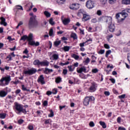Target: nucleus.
I'll list each match as a JSON object with an SVG mask.
<instances>
[{"instance_id": "nucleus-1", "label": "nucleus", "mask_w": 130, "mask_h": 130, "mask_svg": "<svg viewBox=\"0 0 130 130\" xmlns=\"http://www.w3.org/2000/svg\"><path fill=\"white\" fill-rule=\"evenodd\" d=\"M36 16L31 17L28 22V28L32 29L33 28H38L39 23L36 19Z\"/></svg>"}, {"instance_id": "nucleus-2", "label": "nucleus", "mask_w": 130, "mask_h": 130, "mask_svg": "<svg viewBox=\"0 0 130 130\" xmlns=\"http://www.w3.org/2000/svg\"><path fill=\"white\" fill-rule=\"evenodd\" d=\"M27 41H28V44L29 45H35L36 46H39L40 43L39 42L35 43V41H33V34H29L28 36H27Z\"/></svg>"}, {"instance_id": "nucleus-3", "label": "nucleus", "mask_w": 130, "mask_h": 130, "mask_svg": "<svg viewBox=\"0 0 130 130\" xmlns=\"http://www.w3.org/2000/svg\"><path fill=\"white\" fill-rule=\"evenodd\" d=\"M15 108L17 112V114H19V113H21V112H22V113H24V114H26L27 113V111H26V109H23V106L19 104H18V103H16L15 105Z\"/></svg>"}, {"instance_id": "nucleus-4", "label": "nucleus", "mask_w": 130, "mask_h": 130, "mask_svg": "<svg viewBox=\"0 0 130 130\" xmlns=\"http://www.w3.org/2000/svg\"><path fill=\"white\" fill-rule=\"evenodd\" d=\"M10 82H11V76H7L3 77L0 80V83L1 86H5V85H9L10 83Z\"/></svg>"}, {"instance_id": "nucleus-5", "label": "nucleus", "mask_w": 130, "mask_h": 130, "mask_svg": "<svg viewBox=\"0 0 130 130\" xmlns=\"http://www.w3.org/2000/svg\"><path fill=\"white\" fill-rule=\"evenodd\" d=\"M120 14L121 15L122 17H123V18H122L121 19V20H119V13H117L116 14V19H117V20L119 22H121V21H123L124 20V19H125V18H126V17H127V16H128V14H127V13L126 12H125V11H124V10L122 11V12H121L120 13Z\"/></svg>"}, {"instance_id": "nucleus-6", "label": "nucleus", "mask_w": 130, "mask_h": 130, "mask_svg": "<svg viewBox=\"0 0 130 130\" xmlns=\"http://www.w3.org/2000/svg\"><path fill=\"white\" fill-rule=\"evenodd\" d=\"M37 72V70L35 68H32L31 69H29L27 71H24L23 73L24 75H28L29 76H32V75H34Z\"/></svg>"}, {"instance_id": "nucleus-7", "label": "nucleus", "mask_w": 130, "mask_h": 130, "mask_svg": "<svg viewBox=\"0 0 130 130\" xmlns=\"http://www.w3.org/2000/svg\"><path fill=\"white\" fill-rule=\"evenodd\" d=\"M94 100H95V98L93 96H86L84 100L83 104L85 106H87V105H89L90 101H94Z\"/></svg>"}, {"instance_id": "nucleus-8", "label": "nucleus", "mask_w": 130, "mask_h": 130, "mask_svg": "<svg viewBox=\"0 0 130 130\" xmlns=\"http://www.w3.org/2000/svg\"><path fill=\"white\" fill-rule=\"evenodd\" d=\"M102 21L104 22L106 21V23L108 22H109V23H111V17L103 16L99 18L98 22H102Z\"/></svg>"}, {"instance_id": "nucleus-9", "label": "nucleus", "mask_w": 130, "mask_h": 130, "mask_svg": "<svg viewBox=\"0 0 130 130\" xmlns=\"http://www.w3.org/2000/svg\"><path fill=\"white\" fill-rule=\"evenodd\" d=\"M108 24V28L110 32H114L115 30V26H114V24L112 23V18L111 17V22H107Z\"/></svg>"}, {"instance_id": "nucleus-10", "label": "nucleus", "mask_w": 130, "mask_h": 130, "mask_svg": "<svg viewBox=\"0 0 130 130\" xmlns=\"http://www.w3.org/2000/svg\"><path fill=\"white\" fill-rule=\"evenodd\" d=\"M86 6L89 10L91 9H93V8H94V3L91 0H88L86 2Z\"/></svg>"}, {"instance_id": "nucleus-11", "label": "nucleus", "mask_w": 130, "mask_h": 130, "mask_svg": "<svg viewBox=\"0 0 130 130\" xmlns=\"http://www.w3.org/2000/svg\"><path fill=\"white\" fill-rule=\"evenodd\" d=\"M69 8L71 10H78L79 8H80V6L78 4H74L70 5Z\"/></svg>"}, {"instance_id": "nucleus-12", "label": "nucleus", "mask_w": 130, "mask_h": 130, "mask_svg": "<svg viewBox=\"0 0 130 130\" xmlns=\"http://www.w3.org/2000/svg\"><path fill=\"white\" fill-rule=\"evenodd\" d=\"M38 82L41 83L42 85H44V84H45V81H44V77H43V75L40 76L38 79Z\"/></svg>"}, {"instance_id": "nucleus-13", "label": "nucleus", "mask_w": 130, "mask_h": 130, "mask_svg": "<svg viewBox=\"0 0 130 130\" xmlns=\"http://www.w3.org/2000/svg\"><path fill=\"white\" fill-rule=\"evenodd\" d=\"M0 20H1V22H0L1 25H4L5 26L8 25V23L6 22V18H4V17H1Z\"/></svg>"}, {"instance_id": "nucleus-14", "label": "nucleus", "mask_w": 130, "mask_h": 130, "mask_svg": "<svg viewBox=\"0 0 130 130\" xmlns=\"http://www.w3.org/2000/svg\"><path fill=\"white\" fill-rule=\"evenodd\" d=\"M86 71H87V69H86L85 67H83L81 68L80 69L77 70V72L78 73V74H81L84 72V73H86Z\"/></svg>"}, {"instance_id": "nucleus-15", "label": "nucleus", "mask_w": 130, "mask_h": 130, "mask_svg": "<svg viewBox=\"0 0 130 130\" xmlns=\"http://www.w3.org/2000/svg\"><path fill=\"white\" fill-rule=\"evenodd\" d=\"M40 66H41V67H48L49 66V62L47 61L40 62Z\"/></svg>"}, {"instance_id": "nucleus-16", "label": "nucleus", "mask_w": 130, "mask_h": 130, "mask_svg": "<svg viewBox=\"0 0 130 130\" xmlns=\"http://www.w3.org/2000/svg\"><path fill=\"white\" fill-rule=\"evenodd\" d=\"M70 22H71V20L70 19V18H64L62 20V23L64 25H68V24H69Z\"/></svg>"}, {"instance_id": "nucleus-17", "label": "nucleus", "mask_w": 130, "mask_h": 130, "mask_svg": "<svg viewBox=\"0 0 130 130\" xmlns=\"http://www.w3.org/2000/svg\"><path fill=\"white\" fill-rule=\"evenodd\" d=\"M52 72H53L52 69H49L47 68H46L45 69L44 74H46V75H48V73H52Z\"/></svg>"}, {"instance_id": "nucleus-18", "label": "nucleus", "mask_w": 130, "mask_h": 130, "mask_svg": "<svg viewBox=\"0 0 130 130\" xmlns=\"http://www.w3.org/2000/svg\"><path fill=\"white\" fill-rule=\"evenodd\" d=\"M83 19L84 20V21H88V20H90V16L87 14H83Z\"/></svg>"}, {"instance_id": "nucleus-19", "label": "nucleus", "mask_w": 130, "mask_h": 130, "mask_svg": "<svg viewBox=\"0 0 130 130\" xmlns=\"http://www.w3.org/2000/svg\"><path fill=\"white\" fill-rule=\"evenodd\" d=\"M7 94H8V92L5 91H1L0 92V97H5L7 96Z\"/></svg>"}, {"instance_id": "nucleus-20", "label": "nucleus", "mask_w": 130, "mask_h": 130, "mask_svg": "<svg viewBox=\"0 0 130 130\" xmlns=\"http://www.w3.org/2000/svg\"><path fill=\"white\" fill-rule=\"evenodd\" d=\"M89 90L90 91H92V92H94L96 90V87H95V84H93L89 88Z\"/></svg>"}, {"instance_id": "nucleus-21", "label": "nucleus", "mask_w": 130, "mask_h": 130, "mask_svg": "<svg viewBox=\"0 0 130 130\" xmlns=\"http://www.w3.org/2000/svg\"><path fill=\"white\" fill-rule=\"evenodd\" d=\"M61 43V41H55L54 42V45L56 47H57V46H58V45H59V44H60Z\"/></svg>"}, {"instance_id": "nucleus-22", "label": "nucleus", "mask_w": 130, "mask_h": 130, "mask_svg": "<svg viewBox=\"0 0 130 130\" xmlns=\"http://www.w3.org/2000/svg\"><path fill=\"white\" fill-rule=\"evenodd\" d=\"M99 123L103 128H106V124L104 122L100 121Z\"/></svg>"}, {"instance_id": "nucleus-23", "label": "nucleus", "mask_w": 130, "mask_h": 130, "mask_svg": "<svg viewBox=\"0 0 130 130\" xmlns=\"http://www.w3.org/2000/svg\"><path fill=\"white\" fill-rule=\"evenodd\" d=\"M62 49L64 50V51H69L70 49H71V47L65 46L63 48H62Z\"/></svg>"}, {"instance_id": "nucleus-24", "label": "nucleus", "mask_w": 130, "mask_h": 130, "mask_svg": "<svg viewBox=\"0 0 130 130\" xmlns=\"http://www.w3.org/2000/svg\"><path fill=\"white\" fill-rule=\"evenodd\" d=\"M122 3L124 5H129L130 4V0H122Z\"/></svg>"}, {"instance_id": "nucleus-25", "label": "nucleus", "mask_w": 130, "mask_h": 130, "mask_svg": "<svg viewBox=\"0 0 130 130\" xmlns=\"http://www.w3.org/2000/svg\"><path fill=\"white\" fill-rule=\"evenodd\" d=\"M34 64L35 66H40V61H39V60H35L34 61Z\"/></svg>"}, {"instance_id": "nucleus-26", "label": "nucleus", "mask_w": 130, "mask_h": 130, "mask_svg": "<svg viewBox=\"0 0 130 130\" xmlns=\"http://www.w3.org/2000/svg\"><path fill=\"white\" fill-rule=\"evenodd\" d=\"M71 38H73V39L74 40L78 38L77 37V35L75 33L71 34Z\"/></svg>"}, {"instance_id": "nucleus-27", "label": "nucleus", "mask_w": 130, "mask_h": 130, "mask_svg": "<svg viewBox=\"0 0 130 130\" xmlns=\"http://www.w3.org/2000/svg\"><path fill=\"white\" fill-rule=\"evenodd\" d=\"M44 14L46 16V17H47V18H49L51 16L50 13L48 12V11H45Z\"/></svg>"}, {"instance_id": "nucleus-28", "label": "nucleus", "mask_w": 130, "mask_h": 130, "mask_svg": "<svg viewBox=\"0 0 130 130\" xmlns=\"http://www.w3.org/2000/svg\"><path fill=\"white\" fill-rule=\"evenodd\" d=\"M55 82L57 83V84H59V83H60L61 82V78L58 77L55 79Z\"/></svg>"}, {"instance_id": "nucleus-29", "label": "nucleus", "mask_w": 130, "mask_h": 130, "mask_svg": "<svg viewBox=\"0 0 130 130\" xmlns=\"http://www.w3.org/2000/svg\"><path fill=\"white\" fill-rule=\"evenodd\" d=\"M72 57H73V58H75V59L76 60H78L79 59V58L80 57V56H79V55H76V54H73L72 55Z\"/></svg>"}, {"instance_id": "nucleus-30", "label": "nucleus", "mask_w": 130, "mask_h": 130, "mask_svg": "<svg viewBox=\"0 0 130 130\" xmlns=\"http://www.w3.org/2000/svg\"><path fill=\"white\" fill-rule=\"evenodd\" d=\"M27 38L28 36L27 35H24L21 38L20 40H23V41H25L26 39L27 40Z\"/></svg>"}, {"instance_id": "nucleus-31", "label": "nucleus", "mask_w": 130, "mask_h": 130, "mask_svg": "<svg viewBox=\"0 0 130 130\" xmlns=\"http://www.w3.org/2000/svg\"><path fill=\"white\" fill-rule=\"evenodd\" d=\"M6 116H7V114L0 113V118H2V119L6 118Z\"/></svg>"}, {"instance_id": "nucleus-32", "label": "nucleus", "mask_w": 130, "mask_h": 130, "mask_svg": "<svg viewBox=\"0 0 130 130\" xmlns=\"http://www.w3.org/2000/svg\"><path fill=\"white\" fill-rule=\"evenodd\" d=\"M52 57H53L55 60H57V59H58V55L56 54H54L52 55Z\"/></svg>"}, {"instance_id": "nucleus-33", "label": "nucleus", "mask_w": 130, "mask_h": 130, "mask_svg": "<svg viewBox=\"0 0 130 130\" xmlns=\"http://www.w3.org/2000/svg\"><path fill=\"white\" fill-rule=\"evenodd\" d=\"M50 114H49V117H53L54 116V114L52 110H50Z\"/></svg>"}, {"instance_id": "nucleus-34", "label": "nucleus", "mask_w": 130, "mask_h": 130, "mask_svg": "<svg viewBox=\"0 0 130 130\" xmlns=\"http://www.w3.org/2000/svg\"><path fill=\"white\" fill-rule=\"evenodd\" d=\"M64 2H66V0H57V3L59 5H61V4H63V3H64Z\"/></svg>"}, {"instance_id": "nucleus-35", "label": "nucleus", "mask_w": 130, "mask_h": 130, "mask_svg": "<svg viewBox=\"0 0 130 130\" xmlns=\"http://www.w3.org/2000/svg\"><path fill=\"white\" fill-rule=\"evenodd\" d=\"M49 36H52L53 35V29L50 28L49 32Z\"/></svg>"}, {"instance_id": "nucleus-36", "label": "nucleus", "mask_w": 130, "mask_h": 130, "mask_svg": "<svg viewBox=\"0 0 130 130\" xmlns=\"http://www.w3.org/2000/svg\"><path fill=\"white\" fill-rule=\"evenodd\" d=\"M110 53H111V51L110 50L107 51L106 53V57H108V55H109Z\"/></svg>"}, {"instance_id": "nucleus-37", "label": "nucleus", "mask_w": 130, "mask_h": 130, "mask_svg": "<svg viewBox=\"0 0 130 130\" xmlns=\"http://www.w3.org/2000/svg\"><path fill=\"white\" fill-rule=\"evenodd\" d=\"M49 23L51 25H54L55 23L53 21V18H51L50 19Z\"/></svg>"}, {"instance_id": "nucleus-38", "label": "nucleus", "mask_w": 130, "mask_h": 130, "mask_svg": "<svg viewBox=\"0 0 130 130\" xmlns=\"http://www.w3.org/2000/svg\"><path fill=\"white\" fill-rule=\"evenodd\" d=\"M84 62H85L86 64H88L89 62H90V58L87 57L85 61H84Z\"/></svg>"}, {"instance_id": "nucleus-39", "label": "nucleus", "mask_w": 130, "mask_h": 130, "mask_svg": "<svg viewBox=\"0 0 130 130\" xmlns=\"http://www.w3.org/2000/svg\"><path fill=\"white\" fill-rule=\"evenodd\" d=\"M16 8H17L18 10H21V11H23V7L20 5H17V6H16Z\"/></svg>"}, {"instance_id": "nucleus-40", "label": "nucleus", "mask_w": 130, "mask_h": 130, "mask_svg": "<svg viewBox=\"0 0 130 130\" xmlns=\"http://www.w3.org/2000/svg\"><path fill=\"white\" fill-rule=\"evenodd\" d=\"M95 124L94 123V122L93 121H91L89 123V126H91V127H93V126H94Z\"/></svg>"}, {"instance_id": "nucleus-41", "label": "nucleus", "mask_w": 130, "mask_h": 130, "mask_svg": "<svg viewBox=\"0 0 130 130\" xmlns=\"http://www.w3.org/2000/svg\"><path fill=\"white\" fill-rule=\"evenodd\" d=\"M102 5H105L106 4L107 0H100Z\"/></svg>"}, {"instance_id": "nucleus-42", "label": "nucleus", "mask_w": 130, "mask_h": 130, "mask_svg": "<svg viewBox=\"0 0 130 130\" xmlns=\"http://www.w3.org/2000/svg\"><path fill=\"white\" fill-rule=\"evenodd\" d=\"M27 127L29 130L34 129V127H33V125H29Z\"/></svg>"}, {"instance_id": "nucleus-43", "label": "nucleus", "mask_w": 130, "mask_h": 130, "mask_svg": "<svg viewBox=\"0 0 130 130\" xmlns=\"http://www.w3.org/2000/svg\"><path fill=\"white\" fill-rule=\"evenodd\" d=\"M43 105H44V106H47L48 105V102L45 101L43 103Z\"/></svg>"}, {"instance_id": "nucleus-44", "label": "nucleus", "mask_w": 130, "mask_h": 130, "mask_svg": "<svg viewBox=\"0 0 130 130\" xmlns=\"http://www.w3.org/2000/svg\"><path fill=\"white\" fill-rule=\"evenodd\" d=\"M104 47L106 48L107 49H109V48H110V46H109V45L107 44H104Z\"/></svg>"}, {"instance_id": "nucleus-45", "label": "nucleus", "mask_w": 130, "mask_h": 130, "mask_svg": "<svg viewBox=\"0 0 130 130\" xmlns=\"http://www.w3.org/2000/svg\"><path fill=\"white\" fill-rule=\"evenodd\" d=\"M23 122H24V120L23 119H19L18 121V123H19V124H22V123H23Z\"/></svg>"}, {"instance_id": "nucleus-46", "label": "nucleus", "mask_w": 130, "mask_h": 130, "mask_svg": "<svg viewBox=\"0 0 130 130\" xmlns=\"http://www.w3.org/2000/svg\"><path fill=\"white\" fill-rule=\"evenodd\" d=\"M57 93V89L56 88H54L53 89L52 94H55Z\"/></svg>"}, {"instance_id": "nucleus-47", "label": "nucleus", "mask_w": 130, "mask_h": 130, "mask_svg": "<svg viewBox=\"0 0 130 130\" xmlns=\"http://www.w3.org/2000/svg\"><path fill=\"white\" fill-rule=\"evenodd\" d=\"M104 52H105V51L104 50H100L98 53L99 54H103Z\"/></svg>"}, {"instance_id": "nucleus-48", "label": "nucleus", "mask_w": 130, "mask_h": 130, "mask_svg": "<svg viewBox=\"0 0 130 130\" xmlns=\"http://www.w3.org/2000/svg\"><path fill=\"white\" fill-rule=\"evenodd\" d=\"M92 73L96 74V73H98V69H92Z\"/></svg>"}, {"instance_id": "nucleus-49", "label": "nucleus", "mask_w": 130, "mask_h": 130, "mask_svg": "<svg viewBox=\"0 0 130 130\" xmlns=\"http://www.w3.org/2000/svg\"><path fill=\"white\" fill-rule=\"evenodd\" d=\"M96 14L98 15V16H101L102 15V12L101 11V10H98Z\"/></svg>"}, {"instance_id": "nucleus-50", "label": "nucleus", "mask_w": 130, "mask_h": 130, "mask_svg": "<svg viewBox=\"0 0 130 130\" xmlns=\"http://www.w3.org/2000/svg\"><path fill=\"white\" fill-rule=\"evenodd\" d=\"M110 81H111V82L113 83V84H115V79H114V78H111L109 79Z\"/></svg>"}, {"instance_id": "nucleus-51", "label": "nucleus", "mask_w": 130, "mask_h": 130, "mask_svg": "<svg viewBox=\"0 0 130 130\" xmlns=\"http://www.w3.org/2000/svg\"><path fill=\"white\" fill-rule=\"evenodd\" d=\"M104 94L106 96H109L110 95V92H109V91H105Z\"/></svg>"}, {"instance_id": "nucleus-52", "label": "nucleus", "mask_w": 130, "mask_h": 130, "mask_svg": "<svg viewBox=\"0 0 130 130\" xmlns=\"http://www.w3.org/2000/svg\"><path fill=\"white\" fill-rule=\"evenodd\" d=\"M21 87H22V89L23 90V91H26L27 88L26 87H25V85H22L21 86Z\"/></svg>"}, {"instance_id": "nucleus-53", "label": "nucleus", "mask_w": 130, "mask_h": 130, "mask_svg": "<svg viewBox=\"0 0 130 130\" xmlns=\"http://www.w3.org/2000/svg\"><path fill=\"white\" fill-rule=\"evenodd\" d=\"M125 94H122L119 96V98H120V99H122L123 98H125Z\"/></svg>"}, {"instance_id": "nucleus-54", "label": "nucleus", "mask_w": 130, "mask_h": 130, "mask_svg": "<svg viewBox=\"0 0 130 130\" xmlns=\"http://www.w3.org/2000/svg\"><path fill=\"white\" fill-rule=\"evenodd\" d=\"M85 43H86V42H83L82 43H80L79 44V46H80V47H83V46H85Z\"/></svg>"}, {"instance_id": "nucleus-55", "label": "nucleus", "mask_w": 130, "mask_h": 130, "mask_svg": "<svg viewBox=\"0 0 130 130\" xmlns=\"http://www.w3.org/2000/svg\"><path fill=\"white\" fill-rule=\"evenodd\" d=\"M28 52H29V51H28V49H27V48H26L24 51H23V53H25V54H28Z\"/></svg>"}, {"instance_id": "nucleus-56", "label": "nucleus", "mask_w": 130, "mask_h": 130, "mask_svg": "<svg viewBox=\"0 0 130 130\" xmlns=\"http://www.w3.org/2000/svg\"><path fill=\"white\" fill-rule=\"evenodd\" d=\"M118 130H126V129L123 127L120 126L118 127Z\"/></svg>"}, {"instance_id": "nucleus-57", "label": "nucleus", "mask_w": 130, "mask_h": 130, "mask_svg": "<svg viewBox=\"0 0 130 130\" xmlns=\"http://www.w3.org/2000/svg\"><path fill=\"white\" fill-rule=\"evenodd\" d=\"M46 94L48 95V96H49L50 95H51L52 94V92L50 91H47Z\"/></svg>"}, {"instance_id": "nucleus-58", "label": "nucleus", "mask_w": 130, "mask_h": 130, "mask_svg": "<svg viewBox=\"0 0 130 130\" xmlns=\"http://www.w3.org/2000/svg\"><path fill=\"white\" fill-rule=\"evenodd\" d=\"M120 120H121V118L118 117L117 119V121L118 123H120Z\"/></svg>"}, {"instance_id": "nucleus-59", "label": "nucleus", "mask_w": 130, "mask_h": 130, "mask_svg": "<svg viewBox=\"0 0 130 130\" xmlns=\"http://www.w3.org/2000/svg\"><path fill=\"white\" fill-rule=\"evenodd\" d=\"M91 22L92 23H96L97 22V19L96 18H93L91 20Z\"/></svg>"}, {"instance_id": "nucleus-60", "label": "nucleus", "mask_w": 130, "mask_h": 130, "mask_svg": "<svg viewBox=\"0 0 130 130\" xmlns=\"http://www.w3.org/2000/svg\"><path fill=\"white\" fill-rule=\"evenodd\" d=\"M68 69H69L70 72L74 71V69H72V66H68Z\"/></svg>"}, {"instance_id": "nucleus-61", "label": "nucleus", "mask_w": 130, "mask_h": 130, "mask_svg": "<svg viewBox=\"0 0 130 130\" xmlns=\"http://www.w3.org/2000/svg\"><path fill=\"white\" fill-rule=\"evenodd\" d=\"M21 92V90L20 89H17L16 90L15 93L17 95H18V94H19V93Z\"/></svg>"}, {"instance_id": "nucleus-62", "label": "nucleus", "mask_w": 130, "mask_h": 130, "mask_svg": "<svg viewBox=\"0 0 130 130\" xmlns=\"http://www.w3.org/2000/svg\"><path fill=\"white\" fill-rule=\"evenodd\" d=\"M63 74L64 75H67V74H68V70H66V69L63 70Z\"/></svg>"}, {"instance_id": "nucleus-63", "label": "nucleus", "mask_w": 130, "mask_h": 130, "mask_svg": "<svg viewBox=\"0 0 130 130\" xmlns=\"http://www.w3.org/2000/svg\"><path fill=\"white\" fill-rule=\"evenodd\" d=\"M115 1L116 0H109V4H114Z\"/></svg>"}, {"instance_id": "nucleus-64", "label": "nucleus", "mask_w": 130, "mask_h": 130, "mask_svg": "<svg viewBox=\"0 0 130 130\" xmlns=\"http://www.w3.org/2000/svg\"><path fill=\"white\" fill-rule=\"evenodd\" d=\"M7 58H9V60H12V56L11 55H9L7 56Z\"/></svg>"}]
</instances>
